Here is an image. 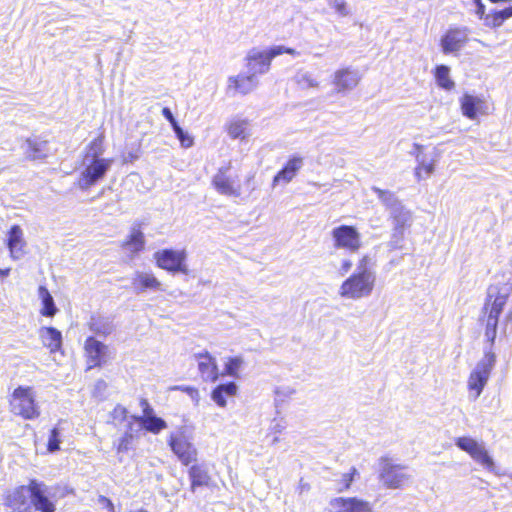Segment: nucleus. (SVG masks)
Returning <instances> with one entry per match:
<instances>
[{
  "label": "nucleus",
  "mask_w": 512,
  "mask_h": 512,
  "mask_svg": "<svg viewBox=\"0 0 512 512\" xmlns=\"http://www.w3.org/2000/svg\"><path fill=\"white\" fill-rule=\"evenodd\" d=\"M507 319L512 321V309L506 315Z\"/></svg>",
  "instance_id": "obj_55"
},
{
  "label": "nucleus",
  "mask_w": 512,
  "mask_h": 512,
  "mask_svg": "<svg viewBox=\"0 0 512 512\" xmlns=\"http://www.w3.org/2000/svg\"><path fill=\"white\" fill-rule=\"evenodd\" d=\"M256 85L255 74H238L228 78L227 89L233 93L246 95L252 92Z\"/></svg>",
  "instance_id": "obj_25"
},
{
  "label": "nucleus",
  "mask_w": 512,
  "mask_h": 512,
  "mask_svg": "<svg viewBox=\"0 0 512 512\" xmlns=\"http://www.w3.org/2000/svg\"><path fill=\"white\" fill-rule=\"evenodd\" d=\"M162 115L169 121L172 128L174 127V125L178 124L177 121L175 120L171 110L168 107H164L162 109Z\"/></svg>",
  "instance_id": "obj_47"
},
{
  "label": "nucleus",
  "mask_w": 512,
  "mask_h": 512,
  "mask_svg": "<svg viewBox=\"0 0 512 512\" xmlns=\"http://www.w3.org/2000/svg\"><path fill=\"white\" fill-rule=\"evenodd\" d=\"M30 498V481L27 485H19L4 496V504L12 512H32Z\"/></svg>",
  "instance_id": "obj_13"
},
{
  "label": "nucleus",
  "mask_w": 512,
  "mask_h": 512,
  "mask_svg": "<svg viewBox=\"0 0 512 512\" xmlns=\"http://www.w3.org/2000/svg\"><path fill=\"white\" fill-rule=\"evenodd\" d=\"M198 362V371L204 381L215 382L219 378V371L215 359L210 353L202 352L195 355Z\"/></svg>",
  "instance_id": "obj_22"
},
{
  "label": "nucleus",
  "mask_w": 512,
  "mask_h": 512,
  "mask_svg": "<svg viewBox=\"0 0 512 512\" xmlns=\"http://www.w3.org/2000/svg\"><path fill=\"white\" fill-rule=\"evenodd\" d=\"M250 121L246 118L234 117L225 125V131L231 139L246 140L250 135Z\"/></svg>",
  "instance_id": "obj_26"
},
{
  "label": "nucleus",
  "mask_w": 512,
  "mask_h": 512,
  "mask_svg": "<svg viewBox=\"0 0 512 512\" xmlns=\"http://www.w3.org/2000/svg\"><path fill=\"white\" fill-rule=\"evenodd\" d=\"M358 477V469L356 467H351L348 472L343 473L341 477L336 480V492L343 493L349 491L354 480Z\"/></svg>",
  "instance_id": "obj_35"
},
{
  "label": "nucleus",
  "mask_w": 512,
  "mask_h": 512,
  "mask_svg": "<svg viewBox=\"0 0 512 512\" xmlns=\"http://www.w3.org/2000/svg\"><path fill=\"white\" fill-rule=\"evenodd\" d=\"M368 257L364 256L360 261L363 269L352 273L339 288V295L348 299H360L371 294L375 285L374 274L365 267Z\"/></svg>",
  "instance_id": "obj_3"
},
{
  "label": "nucleus",
  "mask_w": 512,
  "mask_h": 512,
  "mask_svg": "<svg viewBox=\"0 0 512 512\" xmlns=\"http://www.w3.org/2000/svg\"><path fill=\"white\" fill-rule=\"evenodd\" d=\"M61 444V431L55 426L49 431L48 441H47V451L50 453H54L60 450Z\"/></svg>",
  "instance_id": "obj_37"
},
{
  "label": "nucleus",
  "mask_w": 512,
  "mask_h": 512,
  "mask_svg": "<svg viewBox=\"0 0 512 512\" xmlns=\"http://www.w3.org/2000/svg\"><path fill=\"white\" fill-rule=\"evenodd\" d=\"M38 295L41 299V308L39 313L44 317H54L58 312V308L49 290L45 286L41 285L38 287Z\"/></svg>",
  "instance_id": "obj_33"
},
{
  "label": "nucleus",
  "mask_w": 512,
  "mask_h": 512,
  "mask_svg": "<svg viewBox=\"0 0 512 512\" xmlns=\"http://www.w3.org/2000/svg\"><path fill=\"white\" fill-rule=\"evenodd\" d=\"M341 267H342V270H343L344 272H347V271H349V270H350V268L352 267V263H351V261H349V260H345V261H343V262H342Z\"/></svg>",
  "instance_id": "obj_53"
},
{
  "label": "nucleus",
  "mask_w": 512,
  "mask_h": 512,
  "mask_svg": "<svg viewBox=\"0 0 512 512\" xmlns=\"http://www.w3.org/2000/svg\"><path fill=\"white\" fill-rule=\"evenodd\" d=\"M460 109L462 115L470 120H475L479 116H486L490 113L487 101L478 96L468 93L460 98Z\"/></svg>",
  "instance_id": "obj_18"
},
{
  "label": "nucleus",
  "mask_w": 512,
  "mask_h": 512,
  "mask_svg": "<svg viewBox=\"0 0 512 512\" xmlns=\"http://www.w3.org/2000/svg\"><path fill=\"white\" fill-rule=\"evenodd\" d=\"M236 393V384L234 382H228L226 384L216 386L211 393V398L218 406L225 407L227 404V398L234 397Z\"/></svg>",
  "instance_id": "obj_30"
},
{
  "label": "nucleus",
  "mask_w": 512,
  "mask_h": 512,
  "mask_svg": "<svg viewBox=\"0 0 512 512\" xmlns=\"http://www.w3.org/2000/svg\"><path fill=\"white\" fill-rule=\"evenodd\" d=\"M361 80L360 73L352 67H341L337 69L331 79L334 91L339 94H346L355 89Z\"/></svg>",
  "instance_id": "obj_12"
},
{
  "label": "nucleus",
  "mask_w": 512,
  "mask_h": 512,
  "mask_svg": "<svg viewBox=\"0 0 512 512\" xmlns=\"http://www.w3.org/2000/svg\"><path fill=\"white\" fill-rule=\"evenodd\" d=\"M434 77L437 85L447 91H451L455 87L454 81L450 78V69L446 65H437L434 69Z\"/></svg>",
  "instance_id": "obj_34"
},
{
  "label": "nucleus",
  "mask_w": 512,
  "mask_h": 512,
  "mask_svg": "<svg viewBox=\"0 0 512 512\" xmlns=\"http://www.w3.org/2000/svg\"><path fill=\"white\" fill-rule=\"evenodd\" d=\"M379 466L378 479L386 489H403L411 478L407 473V466L396 463L388 456L380 458Z\"/></svg>",
  "instance_id": "obj_4"
},
{
  "label": "nucleus",
  "mask_w": 512,
  "mask_h": 512,
  "mask_svg": "<svg viewBox=\"0 0 512 512\" xmlns=\"http://www.w3.org/2000/svg\"><path fill=\"white\" fill-rule=\"evenodd\" d=\"M168 445L182 465L189 466L197 461L198 451L185 431L171 433Z\"/></svg>",
  "instance_id": "obj_8"
},
{
  "label": "nucleus",
  "mask_w": 512,
  "mask_h": 512,
  "mask_svg": "<svg viewBox=\"0 0 512 512\" xmlns=\"http://www.w3.org/2000/svg\"><path fill=\"white\" fill-rule=\"evenodd\" d=\"M155 265L171 274H189L185 249L164 248L153 254Z\"/></svg>",
  "instance_id": "obj_5"
},
{
  "label": "nucleus",
  "mask_w": 512,
  "mask_h": 512,
  "mask_svg": "<svg viewBox=\"0 0 512 512\" xmlns=\"http://www.w3.org/2000/svg\"><path fill=\"white\" fill-rule=\"evenodd\" d=\"M434 167L432 163H421L416 168V176L420 179L432 173Z\"/></svg>",
  "instance_id": "obj_43"
},
{
  "label": "nucleus",
  "mask_w": 512,
  "mask_h": 512,
  "mask_svg": "<svg viewBox=\"0 0 512 512\" xmlns=\"http://www.w3.org/2000/svg\"><path fill=\"white\" fill-rule=\"evenodd\" d=\"M6 246L9 257L14 261L19 260L26 254L27 243L19 225H12L7 231Z\"/></svg>",
  "instance_id": "obj_19"
},
{
  "label": "nucleus",
  "mask_w": 512,
  "mask_h": 512,
  "mask_svg": "<svg viewBox=\"0 0 512 512\" xmlns=\"http://www.w3.org/2000/svg\"><path fill=\"white\" fill-rule=\"evenodd\" d=\"M484 21L486 26L494 29L502 26L505 23L498 10H492L484 17Z\"/></svg>",
  "instance_id": "obj_38"
},
{
  "label": "nucleus",
  "mask_w": 512,
  "mask_h": 512,
  "mask_svg": "<svg viewBox=\"0 0 512 512\" xmlns=\"http://www.w3.org/2000/svg\"><path fill=\"white\" fill-rule=\"evenodd\" d=\"M510 477H511V479H512V474H511V476H510Z\"/></svg>",
  "instance_id": "obj_56"
},
{
  "label": "nucleus",
  "mask_w": 512,
  "mask_h": 512,
  "mask_svg": "<svg viewBox=\"0 0 512 512\" xmlns=\"http://www.w3.org/2000/svg\"><path fill=\"white\" fill-rule=\"evenodd\" d=\"M247 67L257 70L258 73H266L271 66V59L267 51L252 50L246 56Z\"/></svg>",
  "instance_id": "obj_27"
},
{
  "label": "nucleus",
  "mask_w": 512,
  "mask_h": 512,
  "mask_svg": "<svg viewBox=\"0 0 512 512\" xmlns=\"http://www.w3.org/2000/svg\"><path fill=\"white\" fill-rule=\"evenodd\" d=\"M241 364L242 359L240 357L229 358L225 365V374L230 376H236Z\"/></svg>",
  "instance_id": "obj_40"
},
{
  "label": "nucleus",
  "mask_w": 512,
  "mask_h": 512,
  "mask_svg": "<svg viewBox=\"0 0 512 512\" xmlns=\"http://www.w3.org/2000/svg\"><path fill=\"white\" fill-rule=\"evenodd\" d=\"M267 53H268V55H269L271 60L273 58H275L276 56L282 55L284 53L292 55V56L298 55V52L294 48H288V47H284V46H281V45L274 46V47L270 48L267 51Z\"/></svg>",
  "instance_id": "obj_41"
},
{
  "label": "nucleus",
  "mask_w": 512,
  "mask_h": 512,
  "mask_svg": "<svg viewBox=\"0 0 512 512\" xmlns=\"http://www.w3.org/2000/svg\"><path fill=\"white\" fill-rule=\"evenodd\" d=\"M98 501L105 505V507H107L111 512L114 511V505L108 497L101 495L99 496Z\"/></svg>",
  "instance_id": "obj_50"
},
{
  "label": "nucleus",
  "mask_w": 512,
  "mask_h": 512,
  "mask_svg": "<svg viewBox=\"0 0 512 512\" xmlns=\"http://www.w3.org/2000/svg\"><path fill=\"white\" fill-rule=\"evenodd\" d=\"M145 235L142 232L140 225L131 228L130 233L121 242L120 246L124 249L129 256L134 257L145 249Z\"/></svg>",
  "instance_id": "obj_21"
},
{
  "label": "nucleus",
  "mask_w": 512,
  "mask_h": 512,
  "mask_svg": "<svg viewBox=\"0 0 512 512\" xmlns=\"http://www.w3.org/2000/svg\"><path fill=\"white\" fill-rule=\"evenodd\" d=\"M174 389L186 393L187 395H189L192 399H194L196 401H198V399H199V391L196 387L176 386Z\"/></svg>",
  "instance_id": "obj_45"
},
{
  "label": "nucleus",
  "mask_w": 512,
  "mask_h": 512,
  "mask_svg": "<svg viewBox=\"0 0 512 512\" xmlns=\"http://www.w3.org/2000/svg\"><path fill=\"white\" fill-rule=\"evenodd\" d=\"M214 190L222 196L240 198L242 186L237 174L232 173V164L229 162L219 167L211 179Z\"/></svg>",
  "instance_id": "obj_6"
},
{
  "label": "nucleus",
  "mask_w": 512,
  "mask_h": 512,
  "mask_svg": "<svg viewBox=\"0 0 512 512\" xmlns=\"http://www.w3.org/2000/svg\"><path fill=\"white\" fill-rule=\"evenodd\" d=\"M11 272V268L10 267H7V268H0V278H6L9 276Z\"/></svg>",
  "instance_id": "obj_52"
},
{
  "label": "nucleus",
  "mask_w": 512,
  "mask_h": 512,
  "mask_svg": "<svg viewBox=\"0 0 512 512\" xmlns=\"http://www.w3.org/2000/svg\"><path fill=\"white\" fill-rule=\"evenodd\" d=\"M131 284L137 293H143L147 290H162L160 280L151 272H136Z\"/></svg>",
  "instance_id": "obj_23"
},
{
  "label": "nucleus",
  "mask_w": 512,
  "mask_h": 512,
  "mask_svg": "<svg viewBox=\"0 0 512 512\" xmlns=\"http://www.w3.org/2000/svg\"><path fill=\"white\" fill-rule=\"evenodd\" d=\"M42 344L50 353L54 354L62 348V334L54 327H44L41 330Z\"/></svg>",
  "instance_id": "obj_28"
},
{
  "label": "nucleus",
  "mask_w": 512,
  "mask_h": 512,
  "mask_svg": "<svg viewBox=\"0 0 512 512\" xmlns=\"http://www.w3.org/2000/svg\"><path fill=\"white\" fill-rule=\"evenodd\" d=\"M112 159L96 158L84 168L81 173L79 185L82 189H88L104 178L109 170Z\"/></svg>",
  "instance_id": "obj_11"
},
{
  "label": "nucleus",
  "mask_w": 512,
  "mask_h": 512,
  "mask_svg": "<svg viewBox=\"0 0 512 512\" xmlns=\"http://www.w3.org/2000/svg\"><path fill=\"white\" fill-rule=\"evenodd\" d=\"M132 422L140 423L141 427L152 434H159L162 430L167 428V423L160 417L155 415L149 417L131 416Z\"/></svg>",
  "instance_id": "obj_31"
},
{
  "label": "nucleus",
  "mask_w": 512,
  "mask_h": 512,
  "mask_svg": "<svg viewBox=\"0 0 512 512\" xmlns=\"http://www.w3.org/2000/svg\"><path fill=\"white\" fill-rule=\"evenodd\" d=\"M329 506V512H374L368 501L355 496L332 498Z\"/></svg>",
  "instance_id": "obj_17"
},
{
  "label": "nucleus",
  "mask_w": 512,
  "mask_h": 512,
  "mask_svg": "<svg viewBox=\"0 0 512 512\" xmlns=\"http://www.w3.org/2000/svg\"><path fill=\"white\" fill-rule=\"evenodd\" d=\"M173 130L178 139L180 140V142L182 143V145H184L185 147H189L193 144L192 138L187 137L182 128L178 124L174 125Z\"/></svg>",
  "instance_id": "obj_42"
},
{
  "label": "nucleus",
  "mask_w": 512,
  "mask_h": 512,
  "mask_svg": "<svg viewBox=\"0 0 512 512\" xmlns=\"http://www.w3.org/2000/svg\"><path fill=\"white\" fill-rule=\"evenodd\" d=\"M475 4L477 6V10H476L477 15L481 19L484 18L486 16L485 15V6H484V4L482 3L481 0H475Z\"/></svg>",
  "instance_id": "obj_51"
},
{
  "label": "nucleus",
  "mask_w": 512,
  "mask_h": 512,
  "mask_svg": "<svg viewBox=\"0 0 512 512\" xmlns=\"http://www.w3.org/2000/svg\"><path fill=\"white\" fill-rule=\"evenodd\" d=\"M137 432L133 431V422L130 421L127 425L126 431L114 443V450L117 454H124L131 450L134 442L137 439Z\"/></svg>",
  "instance_id": "obj_32"
},
{
  "label": "nucleus",
  "mask_w": 512,
  "mask_h": 512,
  "mask_svg": "<svg viewBox=\"0 0 512 512\" xmlns=\"http://www.w3.org/2000/svg\"><path fill=\"white\" fill-rule=\"evenodd\" d=\"M30 500L37 512H56L55 502L46 494V486L36 479L30 480Z\"/></svg>",
  "instance_id": "obj_14"
},
{
  "label": "nucleus",
  "mask_w": 512,
  "mask_h": 512,
  "mask_svg": "<svg viewBox=\"0 0 512 512\" xmlns=\"http://www.w3.org/2000/svg\"><path fill=\"white\" fill-rule=\"evenodd\" d=\"M48 141L40 138L26 139V156L30 160H41L47 157Z\"/></svg>",
  "instance_id": "obj_29"
},
{
  "label": "nucleus",
  "mask_w": 512,
  "mask_h": 512,
  "mask_svg": "<svg viewBox=\"0 0 512 512\" xmlns=\"http://www.w3.org/2000/svg\"><path fill=\"white\" fill-rule=\"evenodd\" d=\"M332 7L339 15H348L347 4L344 0H335L332 4Z\"/></svg>",
  "instance_id": "obj_46"
},
{
  "label": "nucleus",
  "mask_w": 512,
  "mask_h": 512,
  "mask_svg": "<svg viewBox=\"0 0 512 512\" xmlns=\"http://www.w3.org/2000/svg\"><path fill=\"white\" fill-rule=\"evenodd\" d=\"M139 405H140V407L142 409V415L140 417H149V416L154 415V409L150 405L148 399L141 398L139 400Z\"/></svg>",
  "instance_id": "obj_44"
},
{
  "label": "nucleus",
  "mask_w": 512,
  "mask_h": 512,
  "mask_svg": "<svg viewBox=\"0 0 512 512\" xmlns=\"http://www.w3.org/2000/svg\"><path fill=\"white\" fill-rule=\"evenodd\" d=\"M373 191L378 196V198L382 201H385L388 197L390 198L393 196V194L390 193L389 191L383 190V189H380L377 187H374Z\"/></svg>",
  "instance_id": "obj_48"
},
{
  "label": "nucleus",
  "mask_w": 512,
  "mask_h": 512,
  "mask_svg": "<svg viewBox=\"0 0 512 512\" xmlns=\"http://www.w3.org/2000/svg\"><path fill=\"white\" fill-rule=\"evenodd\" d=\"M255 178L254 175H249L247 178H246V182L249 183L250 181H253Z\"/></svg>",
  "instance_id": "obj_54"
},
{
  "label": "nucleus",
  "mask_w": 512,
  "mask_h": 512,
  "mask_svg": "<svg viewBox=\"0 0 512 512\" xmlns=\"http://www.w3.org/2000/svg\"><path fill=\"white\" fill-rule=\"evenodd\" d=\"M455 445L462 451L466 452L475 462L483 466L485 469L492 471L495 468V463L489 452L485 449L483 444L477 440L462 436L455 439Z\"/></svg>",
  "instance_id": "obj_9"
},
{
  "label": "nucleus",
  "mask_w": 512,
  "mask_h": 512,
  "mask_svg": "<svg viewBox=\"0 0 512 512\" xmlns=\"http://www.w3.org/2000/svg\"><path fill=\"white\" fill-rule=\"evenodd\" d=\"M466 27H451L441 37L440 45L444 54L458 52L468 42Z\"/></svg>",
  "instance_id": "obj_15"
},
{
  "label": "nucleus",
  "mask_w": 512,
  "mask_h": 512,
  "mask_svg": "<svg viewBox=\"0 0 512 512\" xmlns=\"http://www.w3.org/2000/svg\"><path fill=\"white\" fill-rule=\"evenodd\" d=\"M303 166V158L300 156L290 157L284 166L273 177L272 185L288 184L291 182Z\"/></svg>",
  "instance_id": "obj_20"
},
{
  "label": "nucleus",
  "mask_w": 512,
  "mask_h": 512,
  "mask_svg": "<svg viewBox=\"0 0 512 512\" xmlns=\"http://www.w3.org/2000/svg\"><path fill=\"white\" fill-rule=\"evenodd\" d=\"M190 479V490L195 492L200 487H208L212 478L204 464L192 463L188 469Z\"/></svg>",
  "instance_id": "obj_24"
},
{
  "label": "nucleus",
  "mask_w": 512,
  "mask_h": 512,
  "mask_svg": "<svg viewBox=\"0 0 512 512\" xmlns=\"http://www.w3.org/2000/svg\"><path fill=\"white\" fill-rule=\"evenodd\" d=\"M104 140L105 136L103 133L92 139L86 147L85 157H91L92 159L100 158L99 156L104 152Z\"/></svg>",
  "instance_id": "obj_36"
},
{
  "label": "nucleus",
  "mask_w": 512,
  "mask_h": 512,
  "mask_svg": "<svg viewBox=\"0 0 512 512\" xmlns=\"http://www.w3.org/2000/svg\"><path fill=\"white\" fill-rule=\"evenodd\" d=\"M8 408L12 415L26 421L37 420L41 416L36 393L31 386H17L8 396Z\"/></svg>",
  "instance_id": "obj_2"
},
{
  "label": "nucleus",
  "mask_w": 512,
  "mask_h": 512,
  "mask_svg": "<svg viewBox=\"0 0 512 512\" xmlns=\"http://www.w3.org/2000/svg\"><path fill=\"white\" fill-rule=\"evenodd\" d=\"M504 22L512 18V5L498 10Z\"/></svg>",
  "instance_id": "obj_49"
},
{
  "label": "nucleus",
  "mask_w": 512,
  "mask_h": 512,
  "mask_svg": "<svg viewBox=\"0 0 512 512\" xmlns=\"http://www.w3.org/2000/svg\"><path fill=\"white\" fill-rule=\"evenodd\" d=\"M495 362V354L492 351L485 352L483 359L470 373L467 388L473 394L474 398H478L482 393Z\"/></svg>",
  "instance_id": "obj_7"
},
{
  "label": "nucleus",
  "mask_w": 512,
  "mask_h": 512,
  "mask_svg": "<svg viewBox=\"0 0 512 512\" xmlns=\"http://www.w3.org/2000/svg\"><path fill=\"white\" fill-rule=\"evenodd\" d=\"M331 235L336 249H344L353 253L357 252L362 245L360 233L356 227L351 225L335 227Z\"/></svg>",
  "instance_id": "obj_10"
},
{
  "label": "nucleus",
  "mask_w": 512,
  "mask_h": 512,
  "mask_svg": "<svg viewBox=\"0 0 512 512\" xmlns=\"http://www.w3.org/2000/svg\"><path fill=\"white\" fill-rule=\"evenodd\" d=\"M87 370L100 368L106 363L107 346L95 337H88L84 342Z\"/></svg>",
  "instance_id": "obj_16"
},
{
  "label": "nucleus",
  "mask_w": 512,
  "mask_h": 512,
  "mask_svg": "<svg viewBox=\"0 0 512 512\" xmlns=\"http://www.w3.org/2000/svg\"><path fill=\"white\" fill-rule=\"evenodd\" d=\"M110 417L113 422H123L128 417V410L123 405L117 404L110 412Z\"/></svg>",
  "instance_id": "obj_39"
},
{
  "label": "nucleus",
  "mask_w": 512,
  "mask_h": 512,
  "mask_svg": "<svg viewBox=\"0 0 512 512\" xmlns=\"http://www.w3.org/2000/svg\"><path fill=\"white\" fill-rule=\"evenodd\" d=\"M512 292V285L508 283L498 284L489 288L485 303L482 308L485 321V337L493 346L497 336L499 317Z\"/></svg>",
  "instance_id": "obj_1"
}]
</instances>
